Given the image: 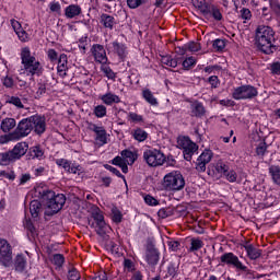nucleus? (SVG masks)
<instances>
[{
	"instance_id": "obj_24",
	"label": "nucleus",
	"mask_w": 280,
	"mask_h": 280,
	"mask_svg": "<svg viewBox=\"0 0 280 280\" xmlns=\"http://www.w3.org/2000/svg\"><path fill=\"white\" fill-rule=\"evenodd\" d=\"M144 259L150 266H156L159 264V250L156 248H148Z\"/></svg>"
},
{
	"instance_id": "obj_27",
	"label": "nucleus",
	"mask_w": 280,
	"mask_h": 280,
	"mask_svg": "<svg viewBox=\"0 0 280 280\" xmlns=\"http://www.w3.org/2000/svg\"><path fill=\"white\" fill-rule=\"evenodd\" d=\"M14 268L16 272H25V269L27 268V258L22 254H18L14 260Z\"/></svg>"
},
{
	"instance_id": "obj_62",
	"label": "nucleus",
	"mask_w": 280,
	"mask_h": 280,
	"mask_svg": "<svg viewBox=\"0 0 280 280\" xmlns=\"http://www.w3.org/2000/svg\"><path fill=\"white\" fill-rule=\"evenodd\" d=\"M269 5H270L271 10H273V12H276V14H278L280 16L279 0H269Z\"/></svg>"
},
{
	"instance_id": "obj_8",
	"label": "nucleus",
	"mask_w": 280,
	"mask_h": 280,
	"mask_svg": "<svg viewBox=\"0 0 280 280\" xmlns=\"http://www.w3.org/2000/svg\"><path fill=\"white\" fill-rule=\"evenodd\" d=\"M143 159L150 167H161L165 163V153L158 149H149L143 152Z\"/></svg>"
},
{
	"instance_id": "obj_28",
	"label": "nucleus",
	"mask_w": 280,
	"mask_h": 280,
	"mask_svg": "<svg viewBox=\"0 0 280 280\" xmlns=\"http://www.w3.org/2000/svg\"><path fill=\"white\" fill-rule=\"evenodd\" d=\"M101 24L106 30H113L115 27V25H117V21L115 20V18L113 15H108L106 13H103L101 15Z\"/></svg>"
},
{
	"instance_id": "obj_12",
	"label": "nucleus",
	"mask_w": 280,
	"mask_h": 280,
	"mask_svg": "<svg viewBox=\"0 0 280 280\" xmlns=\"http://www.w3.org/2000/svg\"><path fill=\"white\" fill-rule=\"evenodd\" d=\"M105 49L108 54H114V56H118L119 60H125L126 56H128V47L125 44L114 40L108 43V39L105 40Z\"/></svg>"
},
{
	"instance_id": "obj_18",
	"label": "nucleus",
	"mask_w": 280,
	"mask_h": 280,
	"mask_svg": "<svg viewBox=\"0 0 280 280\" xmlns=\"http://www.w3.org/2000/svg\"><path fill=\"white\" fill-rule=\"evenodd\" d=\"M203 16L205 19H213L214 21H222V19H224L220 7L212 3H210L206 9Z\"/></svg>"
},
{
	"instance_id": "obj_50",
	"label": "nucleus",
	"mask_w": 280,
	"mask_h": 280,
	"mask_svg": "<svg viewBox=\"0 0 280 280\" xmlns=\"http://www.w3.org/2000/svg\"><path fill=\"white\" fill-rule=\"evenodd\" d=\"M1 82L5 89H12L14 86V79L10 75L2 77Z\"/></svg>"
},
{
	"instance_id": "obj_64",
	"label": "nucleus",
	"mask_w": 280,
	"mask_h": 280,
	"mask_svg": "<svg viewBox=\"0 0 280 280\" xmlns=\"http://www.w3.org/2000/svg\"><path fill=\"white\" fill-rule=\"evenodd\" d=\"M92 280H108V276H106L105 271H98L94 275Z\"/></svg>"
},
{
	"instance_id": "obj_25",
	"label": "nucleus",
	"mask_w": 280,
	"mask_h": 280,
	"mask_svg": "<svg viewBox=\"0 0 280 280\" xmlns=\"http://www.w3.org/2000/svg\"><path fill=\"white\" fill-rule=\"evenodd\" d=\"M82 14V8L78 4H70L65 9L66 19H75Z\"/></svg>"
},
{
	"instance_id": "obj_56",
	"label": "nucleus",
	"mask_w": 280,
	"mask_h": 280,
	"mask_svg": "<svg viewBox=\"0 0 280 280\" xmlns=\"http://www.w3.org/2000/svg\"><path fill=\"white\" fill-rule=\"evenodd\" d=\"M240 14L243 21H250V19L253 18V13H250V9L243 8L241 9Z\"/></svg>"
},
{
	"instance_id": "obj_11",
	"label": "nucleus",
	"mask_w": 280,
	"mask_h": 280,
	"mask_svg": "<svg viewBox=\"0 0 280 280\" xmlns=\"http://www.w3.org/2000/svg\"><path fill=\"white\" fill-rule=\"evenodd\" d=\"M12 264V245L5 238H0V266L9 268Z\"/></svg>"
},
{
	"instance_id": "obj_17",
	"label": "nucleus",
	"mask_w": 280,
	"mask_h": 280,
	"mask_svg": "<svg viewBox=\"0 0 280 280\" xmlns=\"http://www.w3.org/2000/svg\"><path fill=\"white\" fill-rule=\"evenodd\" d=\"M11 23V27L14 30L19 40H21V43H27L30 40V34H27V32H25V30H23V26L21 25V23L14 19H12L10 21Z\"/></svg>"
},
{
	"instance_id": "obj_16",
	"label": "nucleus",
	"mask_w": 280,
	"mask_h": 280,
	"mask_svg": "<svg viewBox=\"0 0 280 280\" xmlns=\"http://www.w3.org/2000/svg\"><path fill=\"white\" fill-rule=\"evenodd\" d=\"M91 54L98 65H106L108 62V56H106V48L102 44H94L91 47Z\"/></svg>"
},
{
	"instance_id": "obj_1",
	"label": "nucleus",
	"mask_w": 280,
	"mask_h": 280,
	"mask_svg": "<svg viewBox=\"0 0 280 280\" xmlns=\"http://www.w3.org/2000/svg\"><path fill=\"white\" fill-rule=\"evenodd\" d=\"M255 44L262 54H267V56L275 54L277 51L275 30L270 26L259 25L255 33Z\"/></svg>"
},
{
	"instance_id": "obj_15",
	"label": "nucleus",
	"mask_w": 280,
	"mask_h": 280,
	"mask_svg": "<svg viewBox=\"0 0 280 280\" xmlns=\"http://www.w3.org/2000/svg\"><path fill=\"white\" fill-rule=\"evenodd\" d=\"M56 165L62 167L66 172H68V174H78V176H80L83 172L82 166L77 163H71V161L67 159H57Z\"/></svg>"
},
{
	"instance_id": "obj_44",
	"label": "nucleus",
	"mask_w": 280,
	"mask_h": 280,
	"mask_svg": "<svg viewBox=\"0 0 280 280\" xmlns=\"http://www.w3.org/2000/svg\"><path fill=\"white\" fill-rule=\"evenodd\" d=\"M93 113H94L95 117H97V119H102V118L106 117V113H107L106 106L97 105L94 107Z\"/></svg>"
},
{
	"instance_id": "obj_7",
	"label": "nucleus",
	"mask_w": 280,
	"mask_h": 280,
	"mask_svg": "<svg viewBox=\"0 0 280 280\" xmlns=\"http://www.w3.org/2000/svg\"><path fill=\"white\" fill-rule=\"evenodd\" d=\"M221 266H229L234 268L237 272H248V266L240 261V257L233 253H225L220 257Z\"/></svg>"
},
{
	"instance_id": "obj_26",
	"label": "nucleus",
	"mask_w": 280,
	"mask_h": 280,
	"mask_svg": "<svg viewBox=\"0 0 280 280\" xmlns=\"http://www.w3.org/2000/svg\"><path fill=\"white\" fill-rule=\"evenodd\" d=\"M101 100L103 104H106V106H113V104H119L121 102V98H119L117 94H114L112 92H107L102 95Z\"/></svg>"
},
{
	"instance_id": "obj_23",
	"label": "nucleus",
	"mask_w": 280,
	"mask_h": 280,
	"mask_svg": "<svg viewBox=\"0 0 280 280\" xmlns=\"http://www.w3.org/2000/svg\"><path fill=\"white\" fill-rule=\"evenodd\" d=\"M207 109H205V105L202 103L196 101L190 104V117H205Z\"/></svg>"
},
{
	"instance_id": "obj_33",
	"label": "nucleus",
	"mask_w": 280,
	"mask_h": 280,
	"mask_svg": "<svg viewBox=\"0 0 280 280\" xmlns=\"http://www.w3.org/2000/svg\"><path fill=\"white\" fill-rule=\"evenodd\" d=\"M229 170V165L223 161H218L214 165V174H217V176H220V178H223Z\"/></svg>"
},
{
	"instance_id": "obj_13",
	"label": "nucleus",
	"mask_w": 280,
	"mask_h": 280,
	"mask_svg": "<svg viewBox=\"0 0 280 280\" xmlns=\"http://www.w3.org/2000/svg\"><path fill=\"white\" fill-rule=\"evenodd\" d=\"M28 119L35 135H38V137L45 135L47 130V118L45 116L40 114H35L33 116H30Z\"/></svg>"
},
{
	"instance_id": "obj_22",
	"label": "nucleus",
	"mask_w": 280,
	"mask_h": 280,
	"mask_svg": "<svg viewBox=\"0 0 280 280\" xmlns=\"http://www.w3.org/2000/svg\"><path fill=\"white\" fill-rule=\"evenodd\" d=\"M69 59L66 54H61L58 59L57 73L60 78H67V71H69Z\"/></svg>"
},
{
	"instance_id": "obj_20",
	"label": "nucleus",
	"mask_w": 280,
	"mask_h": 280,
	"mask_svg": "<svg viewBox=\"0 0 280 280\" xmlns=\"http://www.w3.org/2000/svg\"><path fill=\"white\" fill-rule=\"evenodd\" d=\"M241 246L246 250L247 257L253 261L261 257V249L255 247V245L250 244V242L246 241Z\"/></svg>"
},
{
	"instance_id": "obj_42",
	"label": "nucleus",
	"mask_w": 280,
	"mask_h": 280,
	"mask_svg": "<svg viewBox=\"0 0 280 280\" xmlns=\"http://www.w3.org/2000/svg\"><path fill=\"white\" fill-rule=\"evenodd\" d=\"M213 159V151L211 150H205L199 156L197 160L206 163V164H209L211 163V160Z\"/></svg>"
},
{
	"instance_id": "obj_63",
	"label": "nucleus",
	"mask_w": 280,
	"mask_h": 280,
	"mask_svg": "<svg viewBox=\"0 0 280 280\" xmlns=\"http://www.w3.org/2000/svg\"><path fill=\"white\" fill-rule=\"evenodd\" d=\"M270 71L273 75H280V62L276 61L270 65Z\"/></svg>"
},
{
	"instance_id": "obj_53",
	"label": "nucleus",
	"mask_w": 280,
	"mask_h": 280,
	"mask_svg": "<svg viewBox=\"0 0 280 280\" xmlns=\"http://www.w3.org/2000/svg\"><path fill=\"white\" fill-rule=\"evenodd\" d=\"M52 264L58 266V268H61V266L65 264V256L62 254H55L52 256Z\"/></svg>"
},
{
	"instance_id": "obj_30",
	"label": "nucleus",
	"mask_w": 280,
	"mask_h": 280,
	"mask_svg": "<svg viewBox=\"0 0 280 280\" xmlns=\"http://www.w3.org/2000/svg\"><path fill=\"white\" fill-rule=\"evenodd\" d=\"M0 128L2 132H10L16 128V119L14 118H4L1 120Z\"/></svg>"
},
{
	"instance_id": "obj_29",
	"label": "nucleus",
	"mask_w": 280,
	"mask_h": 280,
	"mask_svg": "<svg viewBox=\"0 0 280 280\" xmlns=\"http://www.w3.org/2000/svg\"><path fill=\"white\" fill-rule=\"evenodd\" d=\"M120 156L125 160V163L128 165H135V161H137L138 155L137 152L125 149L120 152Z\"/></svg>"
},
{
	"instance_id": "obj_51",
	"label": "nucleus",
	"mask_w": 280,
	"mask_h": 280,
	"mask_svg": "<svg viewBox=\"0 0 280 280\" xmlns=\"http://www.w3.org/2000/svg\"><path fill=\"white\" fill-rule=\"evenodd\" d=\"M268 150V144H266L265 141H261L258 143L257 148H256V154L258 156H264V154H266Z\"/></svg>"
},
{
	"instance_id": "obj_32",
	"label": "nucleus",
	"mask_w": 280,
	"mask_h": 280,
	"mask_svg": "<svg viewBox=\"0 0 280 280\" xmlns=\"http://www.w3.org/2000/svg\"><path fill=\"white\" fill-rule=\"evenodd\" d=\"M142 97L151 106H159V100L154 97V93L150 89L142 90Z\"/></svg>"
},
{
	"instance_id": "obj_48",
	"label": "nucleus",
	"mask_w": 280,
	"mask_h": 280,
	"mask_svg": "<svg viewBox=\"0 0 280 280\" xmlns=\"http://www.w3.org/2000/svg\"><path fill=\"white\" fill-rule=\"evenodd\" d=\"M7 104H12L16 108H25L23 102H21V98L19 96H10L7 101Z\"/></svg>"
},
{
	"instance_id": "obj_14",
	"label": "nucleus",
	"mask_w": 280,
	"mask_h": 280,
	"mask_svg": "<svg viewBox=\"0 0 280 280\" xmlns=\"http://www.w3.org/2000/svg\"><path fill=\"white\" fill-rule=\"evenodd\" d=\"M88 129L95 135V141L98 145H106L108 143V133L102 125L94 122H88Z\"/></svg>"
},
{
	"instance_id": "obj_2",
	"label": "nucleus",
	"mask_w": 280,
	"mask_h": 280,
	"mask_svg": "<svg viewBox=\"0 0 280 280\" xmlns=\"http://www.w3.org/2000/svg\"><path fill=\"white\" fill-rule=\"evenodd\" d=\"M36 194L39 195L42 200L46 201V215H54L58 213L62 207H65V202H67V198L62 194L56 195V192L47 189V188H36Z\"/></svg>"
},
{
	"instance_id": "obj_36",
	"label": "nucleus",
	"mask_w": 280,
	"mask_h": 280,
	"mask_svg": "<svg viewBox=\"0 0 280 280\" xmlns=\"http://www.w3.org/2000/svg\"><path fill=\"white\" fill-rule=\"evenodd\" d=\"M30 156L31 159H37L38 161H43L45 159V151L40 145H35L30 149Z\"/></svg>"
},
{
	"instance_id": "obj_39",
	"label": "nucleus",
	"mask_w": 280,
	"mask_h": 280,
	"mask_svg": "<svg viewBox=\"0 0 280 280\" xmlns=\"http://www.w3.org/2000/svg\"><path fill=\"white\" fill-rule=\"evenodd\" d=\"M161 62L162 65H164L165 67H171L172 69H176V67H178V60L172 58V56L167 55V56H163L161 58Z\"/></svg>"
},
{
	"instance_id": "obj_46",
	"label": "nucleus",
	"mask_w": 280,
	"mask_h": 280,
	"mask_svg": "<svg viewBox=\"0 0 280 280\" xmlns=\"http://www.w3.org/2000/svg\"><path fill=\"white\" fill-rule=\"evenodd\" d=\"M128 121H131L132 124H143V116L135 112H130L128 114Z\"/></svg>"
},
{
	"instance_id": "obj_43",
	"label": "nucleus",
	"mask_w": 280,
	"mask_h": 280,
	"mask_svg": "<svg viewBox=\"0 0 280 280\" xmlns=\"http://www.w3.org/2000/svg\"><path fill=\"white\" fill-rule=\"evenodd\" d=\"M40 207L42 206L38 200L31 201L30 211H31L32 218H36L38 213H40Z\"/></svg>"
},
{
	"instance_id": "obj_21",
	"label": "nucleus",
	"mask_w": 280,
	"mask_h": 280,
	"mask_svg": "<svg viewBox=\"0 0 280 280\" xmlns=\"http://www.w3.org/2000/svg\"><path fill=\"white\" fill-rule=\"evenodd\" d=\"M178 275H180V262L171 261L166 267L164 279H178Z\"/></svg>"
},
{
	"instance_id": "obj_5",
	"label": "nucleus",
	"mask_w": 280,
	"mask_h": 280,
	"mask_svg": "<svg viewBox=\"0 0 280 280\" xmlns=\"http://www.w3.org/2000/svg\"><path fill=\"white\" fill-rule=\"evenodd\" d=\"M88 224L90 229H94V231L97 233V235H106L108 232V229H110L106 221L104 220V213L100 208H95L92 211L91 217L88 219Z\"/></svg>"
},
{
	"instance_id": "obj_41",
	"label": "nucleus",
	"mask_w": 280,
	"mask_h": 280,
	"mask_svg": "<svg viewBox=\"0 0 280 280\" xmlns=\"http://www.w3.org/2000/svg\"><path fill=\"white\" fill-rule=\"evenodd\" d=\"M202 246H205V243L202 242V240L194 237L190 240L189 252L196 253V250H200V248H202Z\"/></svg>"
},
{
	"instance_id": "obj_55",
	"label": "nucleus",
	"mask_w": 280,
	"mask_h": 280,
	"mask_svg": "<svg viewBox=\"0 0 280 280\" xmlns=\"http://www.w3.org/2000/svg\"><path fill=\"white\" fill-rule=\"evenodd\" d=\"M46 54L50 62H56V60H59L60 58L58 57V51H56L54 48H49Z\"/></svg>"
},
{
	"instance_id": "obj_10",
	"label": "nucleus",
	"mask_w": 280,
	"mask_h": 280,
	"mask_svg": "<svg viewBox=\"0 0 280 280\" xmlns=\"http://www.w3.org/2000/svg\"><path fill=\"white\" fill-rule=\"evenodd\" d=\"M179 148H182L185 161H191V158L198 152V147L189 137L179 138L177 141Z\"/></svg>"
},
{
	"instance_id": "obj_59",
	"label": "nucleus",
	"mask_w": 280,
	"mask_h": 280,
	"mask_svg": "<svg viewBox=\"0 0 280 280\" xmlns=\"http://www.w3.org/2000/svg\"><path fill=\"white\" fill-rule=\"evenodd\" d=\"M208 83L211 85V89H218L220 86V79L218 75H211L208 78Z\"/></svg>"
},
{
	"instance_id": "obj_54",
	"label": "nucleus",
	"mask_w": 280,
	"mask_h": 280,
	"mask_svg": "<svg viewBox=\"0 0 280 280\" xmlns=\"http://www.w3.org/2000/svg\"><path fill=\"white\" fill-rule=\"evenodd\" d=\"M145 3V0H127V5L131 10H137L140 5H143Z\"/></svg>"
},
{
	"instance_id": "obj_61",
	"label": "nucleus",
	"mask_w": 280,
	"mask_h": 280,
	"mask_svg": "<svg viewBox=\"0 0 280 280\" xmlns=\"http://www.w3.org/2000/svg\"><path fill=\"white\" fill-rule=\"evenodd\" d=\"M144 202L145 205H149L150 207H156L159 206V200H156V198L150 196V195H147L144 197Z\"/></svg>"
},
{
	"instance_id": "obj_6",
	"label": "nucleus",
	"mask_w": 280,
	"mask_h": 280,
	"mask_svg": "<svg viewBox=\"0 0 280 280\" xmlns=\"http://www.w3.org/2000/svg\"><path fill=\"white\" fill-rule=\"evenodd\" d=\"M259 95V91L257 88L250 84L241 85L234 88L232 91L233 100L241 101V100H255Z\"/></svg>"
},
{
	"instance_id": "obj_35",
	"label": "nucleus",
	"mask_w": 280,
	"mask_h": 280,
	"mask_svg": "<svg viewBox=\"0 0 280 280\" xmlns=\"http://www.w3.org/2000/svg\"><path fill=\"white\" fill-rule=\"evenodd\" d=\"M269 175L271 176V180H273L275 185H278L280 187V166H269Z\"/></svg>"
},
{
	"instance_id": "obj_58",
	"label": "nucleus",
	"mask_w": 280,
	"mask_h": 280,
	"mask_svg": "<svg viewBox=\"0 0 280 280\" xmlns=\"http://www.w3.org/2000/svg\"><path fill=\"white\" fill-rule=\"evenodd\" d=\"M184 69H191V67H196V58L188 57L183 61Z\"/></svg>"
},
{
	"instance_id": "obj_40",
	"label": "nucleus",
	"mask_w": 280,
	"mask_h": 280,
	"mask_svg": "<svg viewBox=\"0 0 280 280\" xmlns=\"http://www.w3.org/2000/svg\"><path fill=\"white\" fill-rule=\"evenodd\" d=\"M132 137L136 139V141H139L140 143L145 141L148 139V132L145 130L138 128L132 131Z\"/></svg>"
},
{
	"instance_id": "obj_31",
	"label": "nucleus",
	"mask_w": 280,
	"mask_h": 280,
	"mask_svg": "<svg viewBox=\"0 0 280 280\" xmlns=\"http://www.w3.org/2000/svg\"><path fill=\"white\" fill-rule=\"evenodd\" d=\"M187 50L191 52L200 51V44L190 42L186 44L184 47H179L177 51L178 54H180V56H185V54H187Z\"/></svg>"
},
{
	"instance_id": "obj_52",
	"label": "nucleus",
	"mask_w": 280,
	"mask_h": 280,
	"mask_svg": "<svg viewBox=\"0 0 280 280\" xmlns=\"http://www.w3.org/2000/svg\"><path fill=\"white\" fill-rule=\"evenodd\" d=\"M212 47L215 51H223L224 47H226V42L224 39H215Z\"/></svg>"
},
{
	"instance_id": "obj_60",
	"label": "nucleus",
	"mask_w": 280,
	"mask_h": 280,
	"mask_svg": "<svg viewBox=\"0 0 280 280\" xmlns=\"http://www.w3.org/2000/svg\"><path fill=\"white\" fill-rule=\"evenodd\" d=\"M68 280H79L80 279V271H78V269L75 268H71L68 271Z\"/></svg>"
},
{
	"instance_id": "obj_45",
	"label": "nucleus",
	"mask_w": 280,
	"mask_h": 280,
	"mask_svg": "<svg viewBox=\"0 0 280 280\" xmlns=\"http://www.w3.org/2000/svg\"><path fill=\"white\" fill-rule=\"evenodd\" d=\"M122 218H124V215L121 214V211L118 210V208L114 206L112 208V220H113V222H116V224H119V222H121Z\"/></svg>"
},
{
	"instance_id": "obj_4",
	"label": "nucleus",
	"mask_w": 280,
	"mask_h": 280,
	"mask_svg": "<svg viewBox=\"0 0 280 280\" xmlns=\"http://www.w3.org/2000/svg\"><path fill=\"white\" fill-rule=\"evenodd\" d=\"M162 187L165 191H180L185 189V177L178 171L167 173L163 177Z\"/></svg>"
},
{
	"instance_id": "obj_3",
	"label": "nucleus",
	"mask_w": 280,
	"mask_h": 280,
	"mask_svg": "<svg viewBox=\"0 0 280 280\" xmlns=\"http://www.w3.org/2000/svg\"><path fill=\"white\" fill-rule=\"evenodd\" d=\"M21 60H22V71L25 75H40L43 73V66L40 61L36 60V57L32 56V50L30 47H24L21 49Z\"/></svg>"
},
{
	"instance_id": "obj_9",
	"label": "nucleus",
	"mask_w": 280,
	"mask_h": 280,
	"mask_svg": "<svg viewBox=\"0 0 280 280\" xmlns=\"http://www.w3.org/2000/svg\"><path fill=\"white\" fill-rule=\"evenodd\" d=\"M32 131V122L30 120V117L22 119L19 124L18 127L13 132L9 135V139L11 141H19V139H23L25 137H28Z\"/></svg>"
},
{
	"instance_id": "obj_38",
	"label": "nucleus",
	"mask_w": 280,
	"mask_h": 280,
	"mask_svg": "<svg viewBox=\"0 0 280 280\" xmlns=\"http://www.w3.org/2000/svg\"><path fill=\"white\" fill-rule=\"evenodd\" d=\"M194 8L199 10L201 12L202 16L205 15V12H207V8H209V2L207 0H191Z\"/></svg>"
},
{
	"instance_id": "obj_49",
	"label": "nucleus",
	"mask_w": 280,
	"mask_h": 280,
	"mask_svg": "<svg viewBox=\"0 0 280 280\" xmlns=\"http://www.w3.org/2000/svg\"><path fill=\"white\" fill-rule=\"evenodd\" d=\"M24 226H25L28 235H31V237L35 238L36 235H38V233H36V228H34V223H32V221H26L24 223Z\"/></svg>"
},
{
	"instance_id": "obj_19",
	"label": "nucleus",
	"mask_w": 280,
	"mask_h": 280,
	"mask_svg": "<svg viewBox=\"0 0 280 280\" xmlns=\"http://www.w3.org/2000/svg\"><path fill=\"white\" fill-rule=\"evenodd\" d=\"M30 149V145L26 142H19L14 145L11 152V156H13V161H19L22 156H25L27 154V150Z\"/></svg>"
},
{
	"instance_id": "obj_47",
	"label": "nucleus",
	"mask_w": 280,
	"mask_h": 280,
	"mask_svg": "<svg viewBox=\"0 0 280 280\" xmlns=\"http://www.w3.org/2000/svg\"><path fill=\"white\" fill-rule=\"evenodd\" d=\"M223 178L228 179L229 183H236L237 182V173L231 168L225 172Z\"/></svg>"
},
{
	"instance_id": "obj_34",
	"label": "nucleus",
	"mask_w": 280,
	"mask_h": 280,
	"mask_svg": "<svg viewBox=\"0 0 280 280\" xmlns=\"http://www.w3.org/2000/svg\"><path fill=\"white\" fill-rule=\"evenodd\" d=\"M101 71L102 73H104L105 78L107 80H113L115 81L117 79V73H115V71H113V69L110 68V66H108L107 63H101Z\"/></svg>"
},
{
	"instance_id": "obj_37",
	"label": "nucleus",
	"mask_w": 280,
	"mask_h": 280,
	"mask_svg": "<svg viewBox=\"0 0 280 280\" xmlns=\"http://www.w3.org/2000/svg\"><path fill=\"white\" fill-rule=\"evenodd\" d=\"M14 162H15V160L12 156L11 151L0 152V165L8 166Z\"/></svg>"
},
{
	"instance_id": "obj_57",
	"label": "nucleus",
	"mask_w": 280,
	"mask_h": 280,
	"mask_svg": "<svg viewBox=\"0 0 280 280\" xmlns=\"http://www.w3.org/2000/svg\"><path fill=\"white\" fill-rule=\"evenodd\" d=\"M47 166H37L35 168H33V174L34 176H45L47 175Z\"/></svg>"
}]
</instances>
